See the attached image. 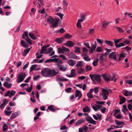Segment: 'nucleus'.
<instances>
[{
  "mask_svg": "<svg viewBox=\"0 0 132 132\" xmlns=\"http://www.w3.org/2000/svg\"><path fill=\"white\" fill-rule=\"evenodd\" d=\"M41 74L43 77L52 78L56 75L58 72L54 69H51L48 68H44L41 71Z\"/></svg>",
  "mask_w": 132,
  "mask_h": 132,
  "instance_id": "nucleus-1",
  "label": "nucleus"
},
{
  "mask_svg": "<svg viewBox=\"0 0 132 132\" xmlns=\"http://www.w3.org/2000/svg\"><path fill=\"white\" fill-rule=\"evenodd\" d=\"M60 19L59 18H56L54 19L52 17L49 16L47 19V22L50 24H52V27L53 28L55 27L58 24Z\"/></svg>",
  "mask_w": 132,
  "mask_h": 132,
  "instance_id": "nucleus-2",
  "label": "nucleus"
},
{
  "mask_svg": "<svg viewBox=\"0 0 132 132\" xmlns=\"http://www.w3.org/2000/svg\"><path fill=\"white\" fill-rule=\"evenodd\" d=\"M101 76L102 77L104 80L107 82L109 81L110 80L112 81L115 78L114 76H111L110 74L107 73L101 75Z\"/></svg>",
  "mask_w": 132,
  "mask_h": 132,
  "instance_id": "nucleus-3",
  "label": "nucleus"
},
{
  "mask_svg": "<svg viewBox=\"0 0 132 132\" xmlns=\"http://www.w3.org/2000/svg\"><path fill=\"white\" fill-rule=\"evenodd\" d=\"M102 91L103 93L100 94V97L104 100H106L108 99L107 96L109 94V91L106 89L104 88L102 89Z\"/></svg>",
  "mask_w": 132,
  "mask_h": 132,
  "instance_id": "nucleus-4",
  "label": "nucleus"
},
{
  "mask_svg": "<svg viewBox=\"0 0 132 132\" xmlns=\"http://www.w3.org/2000/svg\"><path fill=\"white\" fill-rule=\"evenodd\" d=\"M26 76V75L24 72H22L19 74L17 76L16 82L18 83L22 82L23 81Z\"/></svg>",
  "mask_w": 132,
  "mask_h": 132,
  "instance_id": "nucleus-5",
  "label": "nucleus"
},
{
  "mask_svg": "<svg viewBox=\"0 0 132 132\" xmlns=\"http://www.w3.org/2000/svg\"><path fill=\"white\" fill-rule=\"evenodd\" d=\"M89 76L91 80L93 81H96L99 82L101 81L100 79V76H101L99 75L90 74Z\"/></svg>",
  "mask_w": 132,
  "mask_h": 132,
  "instance_id": "nucleus-6",
  "label": "nucleus"
},
{
  "mask_svg": "<svg viewBox=\"0 0 132 132\" xmlns=\"http://www.w3.org/2000/svg\"><path fill=\"white\" fill-rule=\"evenodd\" d=\"M123 38H121L118 39H114V42L115 44V46L117 48H119L122 47V46L120 45L121 43H120L119 44H118L119 42H121L123 41Z\"/></svg>",
  "mask_w": 132,
  "mask_h": 132,
  "instance_id": "nucleus-7",
  "label": "nucleus"
},
{
  "mask_svg": "<svg viewBox=\"0 0 132 132\" xmlns=\"http://www.w3.org/2000/svg\"><path fill=\"white\" fill-rule=\"evenodd\" d=\"M40 68V66L38 65L37 64L33 65L31 66L30 68V72H31L34 70L37 71L39 70Z\"/></svg>",
  "mask_w": 132,
  "mask_h": 132,
  "instance_id": "nucleus-8",
  "label": "nucleus"
},
{
  "mask_svg": "<svg viewBox=\"0 0 132 132\" xmlns=\"http://www.w3.org/2000/svg\"><path fill=\"white\" fill-rule=\"evenodd\" d=\"M53 62H55L57 65V67L59 65H60L62 64L63 63V61L60 59L59 58H54Z\"/></svg>",
  "mask_w": 132,
  "mask_h": 132,
  "instance_id": "nucleus-9",
  "label": "nucleus"
},
{
  "mask_svg": "<svg viewBox=\"0 0 132 132\" xmlns=\"http://www.w3.org/2000/svg\"><path fill=\"white\" fill-rule=\"evenodd\" d=\"M86 120L89 123L95 125L96 124V121L94 120L90 116H88L86 118Z\"/></svg>",
  "mask_w": 132,
  "mask_h": 132,
  "instance_id": "nucleus-10",
  "label": "nucleus"
},
{
  "mask_svg": "<svg viewBox=\"0 0 132 132\" xmlns=\"http://www.w3.org/2000/svg\"><path fill=\"white\" fill-rule=\"evenodd\" d=\"M76 70L79 74H83L85 72L84 69L81 67L76 68Z\"/></svg>",
  "mask_w": 132,
  "mask_h": 132,
  "instance_id": "nucleus-11",
  "label": "nucleus"
},
{
  "mask_svg": "<svg viewBox=\"0 0 132 132\" xmlns=\"http://www.w3.org/2000/svg\"><path fill=\"white\" fill-rule=\"evenodd\" d=\"M57 69L59 70L62 71L63 72L65 71L67 69V68L66 67L64 66L63 65H59L57 67Z\"/></svg>",
  "mask_w": 132,
  "mask_h": 132,
  "instance_id": "nucleus-12",
  "label": "nucleus"
},
{
  "mask_svg": "<svg viewBox=\"0 0 132 132\" xmlns=\"http://www.w3.org/2000/svg\"><path fill=\"white\" fill-rule=\"evenodd\" d=\"M4 100L3 103L0 106V108L1 109H3L9 102L8 100L5 98H4Z\"/></svg>",
  "mask_w": 132,
  "mask_h": 132,
  "instance_id": "nucleus-13",
  "label": "nucleus"
},
{
  "mask_svg": "<svg viewBox=\"0 0 132 132\" xmlns=\"http://www.w3.org/2000/svg\"><path fill=\"white\" fill-rule=\"evenodd\" d=\"M117 54L115 52H113L110 54L109 55V57L112 59L116 60V59Z\"/></svg>",
  "mask_w": 132,
  "mask_h": 132,
  "instance_id": "nucleus-14",
  "label": "nucleus"
},
{
  "mask_svg": "<svg viewBox=\"0 0 132 132\" xmlns=\"http://www.w3.org/2000/svg\"><path fill=\"white\" fill-rule=\"evenodd\" d=\"M67 63L70 66L73 67L75 64L76 62L74 60L70 59L67 61Z\"/></svg>",
  "mask_w": 132,
  "mask_h": 132,
  "instance_id": "nucleus-15",
  "label": "nucleus"
},
{
  "mask_svg": "<svg viewBox=\"0 0 132 132\" xmlns=\"http://www.w3.org/2000/svg\"><path fill=\"white\" fill-rule=\"evenodd\" d=\"M69 58L74 59H78V56L72 53H70L68 56Z\"/></svg>",
  "mask_w": 132,
  "mask_h": 132,
  "instance_id": "nucleus-16",
  "label": "nucleus"
},
{
  "mask_svg": "<svg viewBox=\"0 0 132 132\" xmlns=\"http://www.w3.org/2000/svg\"><path fill=\"white\" fill-rule=\"evenodd\" d=\"M65 45L67 46L70 47H72L74 45L72 42L70 40H68L67 41Z\"/></svg>",
  "mask_w": 132,
  "mask_h": 132,
  "instance_id": "nucleus-17",
  "label": "nucleus"
},
{
  "mask_svg": "<svg viewBox=\"0 0 132 132\" xmlns=\"http://www.w3.org/2000/svg\"><path fill=\"white\" fill-rule=\"evenodd\" d=\"M111 23V22L107 21L106 20H104L102 23V26L104 28H106L109 24Z\"/></svg>",
  "mask_w": 132,
  "mask_h": 132,
  "instance_id": "nucleus-18",
  "label": "nucleus"
},
{
  "mask_svg": "<svg viewBox=\"0 0 132 132\" xmlns=\"http://www.w3.org/2000/svg\"><path fill=\"white\" fill-rule=\"evenodd\" d=\"M96 115L95 114L93 115V116L94 119L96 120H98V119L100 120H101L102 117L101 114L98 113H96Z\"/></svg>",
  "mask_w": 132,
  "mask_h": 132,
  "instance_id": "nucleus-19",
  "label": "nucleus"
},
{
  "mask_svg": "<svg viewBox=\"0 0 132 132\" xmlns=\"http://www.w3.org/2000/svg\"><path fill=\"white\" fill-rule=\"evenodd\" d=\"M20 43L22 46L24 48H28L29 45L28 43L24 40H21L20 42Z\"/></svg>",
  "mask_w": 132,
  "mask_h": 132,
  "instance_id": "nucleus-20",
  "label": "nucleus"
},
{
  "mask_svg": "<svg viewBox=\"0 0 132 132\" xmlns=\"http://www.w3.org/2000/svg\"><path fill=\"white\" fill-rule=\"evenodd\" d=\"M85 121V120L83 118L81 119L78 120L76 122L75 125L78 126L81 124L84 123Z\"/></svg>",
  "mask_w": 132,
  "mask_h": 132,
  "instance_id": "nucleus-21",
  "label": "nucleus"
},
{
  "mask_svg": "<svg viewBox=\"0 0 132 132\" xmlns=\"http://www.w3.org/2000/svg\"><path fill=\"white\" fill-rule=\"evenodd\" d=\"M86 16V15L84 14H81L80 15V19H79L78 20H79L80 21L82 22L85 20Z\"/></svg>",
  "mask_w": 132,
  "mask_h": 132,
  "instance_id": "nucleus-22",
  "label": "nucleus"
},
{
  "mask_svg": "<svg viewBox=\"0 0 132 132\" xmlns=\"http://www.w3.org/2000/svg\"><path fill=\"white\" fill-rule=\"evenodd\" d=\"M63 50L64 53V52H65V54L66 55L68 56V55L70 52V50L69 49V48H66L64 46H63Z\"/></svg>",
  "mask_w": 132,
  "mask_h": 132,
  "instance_id": "nucleus-23",
  "label": "nucleus"
},
{
  "mask_svg": "<svg viewBox=\"0 0 132 132\" xmlns=\"http://www.w3.org/2000/svg\"><path fill=\"white\" fill-rule=\"evenodd\" d=\"M56 81L59 80L61 81H68L67 79L63 77H57Z\"/></svg>",
  "mask_w": 132,
  "mask_h": 132,
  "instance_id": "nucleus-24",
  "label": "nucleus"
},
{
  "mask_svg": "<svg viewBox=\"0 0 132 132\" xmlns=\"http://www.w3.org/2000/svg\"><path fill=\"white\" fill-rule=\"evenodd\" d=\"M3 85L5 87L9 88H10L12 86V84L11 83H10L8 82L7 81L3 84Z\"/></svg>",
  "mask_w": 132,
  "mask_h": 132,
  "instance_id": "nucleus-25",
  "label": "nucleus"
},
{
  "mask_svg": "<svg viewBox=\"0 0 132 132\" xmlns=\"http://www.w3.org/2000/svg\"><path fill=\"white\" fill-rule=\"evenodd\" d=\"M88 49L86 47H84L82 49L83 54L82 55L86 56L87 54Z\"/></svg>",
  "mask_w": 132,
  "mask_h": 132,
  "instance_id": "nucleus-26",
  "label": "nucleus"
},
{
  "mask_svg": "<svg viewBox=\"0 0 132 132\" xmlns=\"http://www.w3.org/2000/svg\"><path fill=\"white\" fill-rule=\"evenodd\" d=\"M120 100L119 104L121 105L124 103L126 100V99L124 97L120 96Z\"/></svg>",
  "mask_w": 132,
  "mask_h": 132,
  "instance_id": "nucleus-27",
  "label": "nucleus"
},
{
  "mask_svg": "<svg viewBox=\"0 0 132 132\" xmlns=\"http://www.w3.org/2000/svg\"><path fill=\"white\" fill-rule=\"evenodd\" d=\"M63 40V38L61 37L57 38L55 39V41L59 44L62 43Z\"/></svg>",
  "mask_w": 132,
  "mask_h": 132,
  "instance_id": "nucleus-28",
  "label": "nucleus"
},
{
  "mask_svg": "<svg viewBox=\"0 0 132 132\" xmlns=\"http://www.w3.org/2000/svg\"><path fill=\"white\" fill-rule=\"evenodd\" d=\"M97 46V43L96 41H94V43H92L91 44V48H92L94 51H95Z\"/></svg>",
  "mask_w": 132,
  "mask_h": 132,
  "instance_id": "nucleus-29",
  "label": "nucleus"
},
{
  "mask_svg": "<svg viewBox=\"0 0 132 132\" xmlns=\"http://www.w3.org/2000/svg\"><path fill=\"white\" fill-rule=\"evenodd\" d=\"M83 62L82 61H79L76 65V68L81 67L83 65Z\"/></svg>",
  "mask_w": 132,
  "mask_h": 132,
  "instance_id": "nucleus-30",
  "label": "nucleus"
},
{
  "mask_svg": "<svg viewBox=\"0 0 132 132\" xmlns=\"http://www.w3.org/2000/svg\"><path fill=\"white\" fill-rule=\"evenodd\" d=\"M84 112H90V108L88 106H86L84 107L82 110Z\"/></svg>",
  "mask_w": 132,
  "mask_h": 132,
  "instance_id": "nucleus-31",
  "label": "nucleus"
},
{
  "mask_svg": "<svg viewBox=\"0 0 132 132\" xmlns=\"http://www.w3.org/2000/svg\"><path fill=\"white\" fill-rule=\"evenodd\" d=\"M98 61V58L94 60L93 62V65L95 67L97 65Z\"/></svg>",
  "mask_w": 132,
  "mask_h": 132,
  "instance_id": "nucleus-32",
  "label": "nucleus"
},
{
  "mask_svg": "<svg viewBox=\"0 0 132 132\" xmlns=\"http://www.w3.org/2000/svg\"><path fill=\"white\" fill-rule=\"evenodd\" d=\"M85 68L87 72L90 71L92 69L91 67L88 65H86L85 66Z\"/></svg>",
  "mask_w": 132,
  "mask_h": 132,
  "instance_id": "nucleus-33",
  "label": "nucleus"
},
{
  "mask_svg": "<svg viewBox=\"0 0 132 132\" xmlns=\"http://www.w3.org/2000/svg\"><path fill=\"white\" fill-rule=\"evenodd\" d=\"M130 42L129 41L126 40L125 41L121 43L120 45L122 46V47L126 45V44H129Z\"/></svg>",
  "mask_w": 132,
  "mask_h": 132,
  "instance_id": "nucleus-34",
  "label": "nucleus"
},
{
  "mask_svg": "<svg viewBox=\"0 0 132 132\" xmlns=\"http://www.w3.org/2000/svg\"><path fill=\"white\" fill-rule=\"evenodd\" d=\"M25 36L27 37V38L29 36L28 32L27 31H25L24 32V33L22 35V38L23 39H25Z\"/></svg>",
  "mask_w": 132,
  "mask_h": 132,
  "instance_id": "nucleus-35",
  "label": "nucleus"
},
{
  "mask_svg": "<svg viewBox=\"0 0 132 132\" xmlns=\"http://www.w3.org/2000/svg\"><path fill=\"white\" fill-rule=\"evenodd\" d=\"M29 37L34 40H35L37 38V37L35 36L31 32L29 33Z\"/></svg>",
  "mask_w": 132,
  "mask_h": 132,
  "instance_id": "nucleus-36",
  "label": "nucleus"
},
{
  "mask_svg": "<svg viewBox=\"0 0 132 132\" xmlns=\"http://www.w3.org/2000/svg\"><path fill=\"white\" fill-rule=\"evenodd\" d=\"M105 43L106 44H108L110 46L112 47L113 46V42L111 41L105 40Z\"/></svg>",
  "mask_w": 132,
  "mask_h": 132,
  "instance_id": "nucleus-37",
  "label": "nucleus"
},
{
  "mask_svg": "<svg viewBox=\"0 0 132 132\" xmlns=\"http://www.w3.org/2000/svg\"><path fill=\"white\" fill-rule=\"evenodd\" d=\"M76 69H72L71 71L70 74L74 77L75 76H76V73L75 72Z\"/></svg>",
  "mask_w": 132,
  "mask_h": 132,
  "instance_id": "nucleus-38",
  "label": "nucleus"
},
{
  "mask_svg": "<svg viewBox=\"0 0 132 132\" xmlns=\"http://www.w3.org/2000/svg\"><path fill=\"white\" fill-rule=\"evenodd\" d=\"M115 122L116 124L119 125H124L125 124V123L124 122L122 121H119L115 120Z\"/></svg>",
  "mask_w": 132,
  "mask_h": 132,
  "instance_id": "nucleus-39",
  "label": "nucleus"
},
{
  "mask_svg": "<svg viewBox=\"0 0 132 132\" xmlns=\"http://www.w3.org/2000/svg\"><path fill=\"white\" fill-rule=\"evenodd\" d=\"M46 46H44L42 47L40 51V53L42 54L44 53L46 50Z\"/></svg>",
  "mask_w": 132,
  "mask_h": 132,
  "instance_id": "nucleus-40",
  "label": "nucleus"
},
{
  "mask_svg": "<svg viewBox=\"0 0 132 132\" xmlns=\"http://www.w3.org/2000/svg\"><path fill=\"white\" fill-rule=\"evenodd\" d=\"M126 54L123 53H121L119 55V61H120L121 60V58L122 57L125 58V57Z\"/></svg>",
  "mask_w": 132,
  "mask_h": 132,
  "instance_id": "nucleus-41",
  "label": "nucleus"
},
{
  "mask_svg": "<svg viewBox=\"0 0 132 132\" xmlns=\"http://www.w3.org/2000/svg\"><path fill=\"white\" fill-rule=\"evenodd\" d=\"M58 53L59 54H64L63 50V46L62 47V48L61 47H59L57 49Z\"/></svg>",
  "mask_w": 132,
  "mask_h": 132,
  "instance_id": "nucleus-42",
  "label": "nucleus"
},
{
  "mask_svg": "<svg viewBox=\"0 0 132 132\" xmlns=\"http://www.w3.org/2000/svg\"><path fill=\"white\" fill-rule=\"evenodd\" d=\"M18 116V112H16L13 113L11 116L10 118L11 119H14L17 117Z\"/></svg>",
  "mask_w": 132,
  "mask_h": 132,
  "instance_id": "nucleus-43",
  "label": "nucleus"
},
{
  "mask_svg": "<svg viewBox=\"0 0 132 132\" xmlns=\"http://www.w3.org/2000/svg\"><path fill=\"white\" fill-rule=\"evenodd\" d=\"M63 4L64 5H65L66 6H64V7H65V9H64L63 10L65 11L67 10V6L68 5V4L67 3V1L66 0H63L62 2Z\"/></svg>",
  "mask_w": 132,
  "mask_h": 132,
  "instance_id": "nucleus-44",
  "label": "nucleus"
},
{
  "mask_svg": "<svg viewBox=\"0 0 132 132\" xmlns=\"http://www.w3.org/2000/svg\"><path fill=\"white\" fill-rule=\"evenodd\" d=\"M8 129V126L5 123L3 126V131H5Z\"/></svg>",
  "mask_w": 132,
  "mask_h": 132,
  "instance_id": "nucleus-45",
  "label": "nucleus"
},
{
  "mask_svg": "<svg viewBox=\"0 0 132 132\" xmlns=\"http://www.w3.org/2000/svg\"><path fill=\"white\" fill-rule=\"evenodd\" d=\"M122 48L123 49L126 50L128 54L130 53V52H129V51L131 50V48L130 47H129L128 46H126L124 47H123Z\"/></svg>",
  "mask_w": 132,
  "mask_h": 132,
  "instance_id": "nucleus-46",
  "label": "nucleus"
},
{
  "mask_svg": "<svg viewBox=\"0 0 132 132\" xmlns=\"http://www.w3.org/2000/svg\"><path fill=\"white\" fill-rule=\"evenodd\" d=\"M53 105H51L48 107V108L51 111L54 112L56 111V110L53 108Z\"/></svg>",
  "mask_w": 132,
  "mask_h": 132,
  "instance_id": "nucleus-47",
  "label": "nucleus"
},
{
  "mask_svg": "<svg viewBox=\"0 0 132 132\" xmlns=\"http://www.w3.org/2000/svg\"><path fill=\"white\" fill-rule=\"evenodd\" d=\"M81 22H82L80 21L79 20H78L76 24V26L78 28H80L82 26L81 24Z\"/></svg>",
  "mask_w": 132,
  "mask_h": 132,
  "instance_id": "nucleus-48",
  "label": "nucleus"
},
{
  "mask_svg": "<svg viewBox=\"0 0 132 132\" xmlns=\"http://www.w3.org/2000/svg\"><path fill=\"white\" fill-rule=\"evenodd\" d=\"M75 53H81V51L80 48L78 47H76L75 49Z\"/></svg>",
  "mask_w": 132,
  "mask_h": 132,
  "instance_id": "nucleus-49",
  "label": "nucleus"
},
{
  "mask_svg": "<svg viewBox=\"0 0 132 132\" xmlns=\"http://www.w3.org/2000/svg\"><path fill=\"white\" fill-rule=\"evenodd\" d=\"M120 111V109H116L114 110V114L113 115L114 116L116 115L117 114L119 113Z\"/></svg>",
  "mask_w": 132,
  "mask_h": 132,
  "instance_id": "nucleus-50",
  "label": "nucleus"
},
{
  "mask_svg": "<svg viewBox=\"0 0 132 132\" xmlns=\"http://www.w3.org/2000/svg\"><path fill=\"white\" fill-rule=\"evenodd\" d=\"M32 84L31 85L30 87H28L26 89V90L28 92H30L32 90Z\"/></svg>",
  "mask_w": 132,
  "mask_h": 132,
  "instance_id": "nucleus-51",
  "label": "nucleus"
},
{
  "mask_svg": "<svg viewBox=\"0 0 132 132\" xmlns=\"http://www.w3.org/2000/svg\"><path fill=\"white\" fill-rule=\"evenodd\" d=\"M59 57H60L62 58L63 60H67V57L65 55H59Z\"/></svg>",
  "mask_w": 132,
  "mask_h": 132,
  "instance_id": "nucleus-52",
  "label": "nucleus"
},
{
  "mask_svg": "<svg viewBox=\"0 0 132 132\" xmlns=\"http://www.w3.org/2000/svg\"><path fill=\"white\" fill-rule=\"evenodd\" d=\"M30 50V48H28L27 49H25L24 52L25 53V54H23V55L25 56L26 54L28 53Z\"/></svg>",
  "mask_w": 132,
  "mask_h": 132,
  "instance_id": "nucleus-53",
  "label": "nucleus"
},
{
  "mask_svg": "<svg viewBox=\"0 0 132 132\" xmlns=\"http://www.w3.org/2000/svg\"><path fill=\"white\" fill-rule=\"evenodd\" d=\"M25 40L29 44H32L31 40L30 39L29 36L25 39Z\"/></svg>",
  "mask_w": 132,
  "mask_h": 132,
  "instance_id": "nucleus-54",
  "label": "nucleus"
},
{
  "mask_svg": "<svg viewBox=\"0 0 132 132\" xmlns=\"http://www.w3.org/2000/svg\"><path fill=\"white\" fill-rule=\"evenodd\" d=\"M54 58L52 59H50L45 60V63H50L51 62H53Z\"/></svg>",
  "mask_w": 132,
  "mask_h": 132,
  "instance_id": "nucleus-55",
  "label": "nucleus"
},
{
  "mask_svg": "<svg viewBox=\"0 0 132 132\" xmlns=\"http://www.w3.org/2000/svg\"><path fill=\"white\" fill-rule=\"evenodd\" d=\"M95 103L97 104L101 105L104 104V102L103 101L100 102L98 101H95Z\"/></svg>",
  "mask_w": 132,
  "mask_h": 132,
  "instance_id": "nucleus-56",
  "label": "nucleus"
},
{
  "mask_svg": "<svg viewBox=\"0 0 132 132\" xmlns=\"http://www.w3.org/2000/svg\"><path fill=\"white\" fill-rule=\"evenodd\" d=\"M117 30L120 32L122 33L123 32V30L120 27H116Z\"/></svg>",
  "mask_w": 132,
  "mask_h": 132,
  "instance_id": "nucleus-57",
  "label": "nucleus"
},
{
  "mask_svg": "<svg viewBox=\"0 0 132 132\" xmlns=\"http://www.w3.org/2000/svg\"><path fill=\"white\" fill-rule=\"evenodd\" d=\"M95 29L93 28L90 29L88 31V33L89 34H91L94 32Z\"/></svg>",
  "mask_w": 132,
  "mask_h": 132,
  "instance_id": "nucleus-58",
  "label": "nucleus"
},
{
  "mask_svg": "<svg viewBox=\"0 0 132 132\" xmlns=\"http://www.w3.org/2000/svg\"><path fill=\"white\" fill-rule=\"evenodd\" d=\"M103 51L102 47L100 46H98L96 50V51L97 52H101Z\"/></svg>",
  "mask_w": 132,
  "mask_h": 132,
  "instance_id": "nucleus-59",
  "label": "nucleus"
},
{
  "mask_svg": "<svg viewBox=\"0 0 132 132\" xmlns=\"http://www.w3.org/2000/svg\"><path fill=\"white\" fill-rule=\"evenodd\" d=\"M12 112V111H8L6 110L4 111V113L5 114L8 116H10Z\"/></svg>",
  "mask_w": 132,
  "mask_h": 132,
  "instance_id": "nucleus-60",
  "label": "nucleus"
},
{
  "mask_svg": "<svg viewBox=\"0 0 132 132\" xmlns=\"http://www.w3.org/2000/svg\"><path fill=\"white\" fill-rule=\"evenodd\" d=\"M84 59L86 61H89L91 60V59L88 56H85L84 57Z\"/></svg>",
  "mask_w": 132,
  "mask_h": 132,
  "instance_id": "nucleus-61",
  "label": "nucleus"
},
{
  "mask_svg": "<svg viewBox=\"0 0 132 132\" xmlns=\"http://www.w3.org/2000/svg\"><path fill=\"white\" fill-rule=\"evenodd\" d=\"M71 89L72 88L71 87L65 89V91L66 93H70Z\"/></svg>",
  "mask_w": 132,
  "mask_h": 132,
  "instance_id": "nucleus-62",
  "label": "nucleus"
},
{
  "mask_svg": "<svg viewBox=\"0 0 132 132\" xmlns=\"http://www.w3.org/2000/svg\"><path fill=\"white\" fill-rule=\"evenodd\" d=\"M76 92L75 96L76 97L79 95L80 93V91L78 90H76Z\"/></svg>",
  "mask_w": 132,
  "mask_h": 132,
  "instance_id": "nucleus-63",
  "label": "nucleus"
},
{
  "mask_svg": "<svg viewBox=\"0 0 132 132\" xmlns=\"http://www.w3.org/2000/svg\"><path fill=\"white\" fill-rule=\"evenodd\" d=\"M128 108L129 110L131 111L132 110V103L129 104L128 105Z\"/></svg>",
  "mask_w": 132,
  "mask_h": 132,
  "instance_id": "nucleus-64",
  "label": "nucleus"
}]
</instances>
